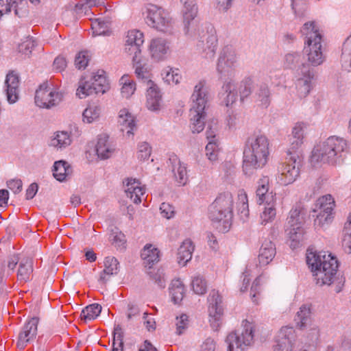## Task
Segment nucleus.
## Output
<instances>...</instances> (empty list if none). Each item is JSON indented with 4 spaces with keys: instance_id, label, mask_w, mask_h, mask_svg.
Segmentation results:
<instances>
[{
    "instance_id": "38",
    "label": "nucleus",
    "mask_w": 351,
    "mask_h": 351,
    "mask_svg": "<svg viewBox=\"0 0 351 351\" xmlns=\"http://www.w3.org/2000/svg\"><path fill=\"white\" fill-rule=\"evenodd\" d=\"M170 161L173 163V172L176 181L184 185L188 181V176L186 171V166L185 164L181 162L178 158H174L170 159Z\"/></svg>"
},
{
    "instance_id": "37",
    "label": "nucleus",
    "mask_w": 351,
    "mask_h": 351,
    "mask_svg": "<svg viewBox=\"0 0 351 351\" xmlns=\"http://www.w3.org/2000/svg\"><path fill=\"white\" fill-rule=\"evenodd\" d=\"M335 206V202L331 195H326L317 199L315 204L314 212H328L329 214H334L333 210Z\"/></svg>"
},
{
    "instance_id": "16",
    "label": "nucleus",
    "mask_w": 351,
    "mask_h": 351,
    "mask_svg": "<svg viewBox=\"0 0 351 351\" xmlns=\"http://www.w3.org/2000/svg\"><path fill=\"white\" fill-rule=\"evenodd\" d=\"M297 342V335L292 326H282L278 332L274 351H293Z\"/></svg>"
},
{
    "instance_id": "4",
    "label": "nucleus",
    "mask_w": 351,
    "mask_h": 351,
    "mask_svg": "<svg viewBox=\"0 0 351 351\" xmlns=\"http://www.w3.org/2000/svg\"><path fill=\"white\" fill-rule=\"evenodd\" d=\"M208 100V91L205 80H200L194 86L191 96L189 110L191 128L193 133H199L205 126V109Z\"/></svg>"
},
{
    "instance_id": "57",
    "label": "nucleus",
    "mask_w": 351,
    "mask_h": 351,
    "mask_svg": "<svg viewBox=\"0 0 351 351\" xmlns=\"http://www.w3.org/2000/svg\"><path fill=\"white\" fill-rule=\"evenodd\" d=\"M317 215L314 220V224L317 227H324L331 223L333 219V215L329 214L328 212H317Z\"/></svg>"
},
{
    "instance_id": "25",
    "label": "nucleus",
    "mask_w": 351,
    "mask_h": 351,
    "mask_svg": "<svg viewBox=\"0 0 351 351\" xmlns=\"http://www.w3.org/2000/svg\"><path fill=\"white\" fill-rule=\"evenodd\" d=\"M148 84L149 87L147 90L146 106L150 110H160L162 95L158 86L153 82L149 80Z\"/></svg>"
},
{
    "instance_id": "56",
    "label": "nucleus",
    "mask_w": 351,
    "mask_h": 351,
    "mask_svg": "<svg viewBox=\"0 0 351 351\" xmlns=\"http://www.w3.org/2000/svg\"><path fill=\"white\" fill-rule=\"evenodd\" d=\"M254 270H258V266L256 265H254L253 263H248L245 270L243 273V285L240 289L241 292L246 291L250 281L249 276H250L253 273H255Z\"/></svg>"
},
{
    "instance_id": "5",
    "label": "nucleus",
    "mask_w": 351,
    "mask_h": 351,
    "mask_svg": "<svg viewBox=\"0 0 351 351\" xmlns=\"http://www.w3.org/2000/svg\"><path fill=\"white\" fill-rule=\"evenodd\" d=\"M301 33L305 36L304 47L307 60L313 66L322 64L325 60L323 53V36L314 21L305 23L301 29Z\"/></svg>"
},
{
    "instance_id": "6",
    "label": "nucleus",
    "mask_w": 351,
    "mask_h": 351,
    "mask_svg": "<svg viewBox=\"0 0 351 351\" xmlns=\"http://www.w3.org/2000/svg\"><path fill=\"white\" fill-rule=\"evenodd\" d=\"M144 43L143 34L137 29L128 32L125 39V51L132 56L133 66L138 78L147 79L149 70L146 60L141 56V47Z\"/></svg>"
},
{
    "instance_id": "42",
    "label": "nucleus",
    "mask_w": 351,
    "mask_h": 351,
    "mask_svg": "<svg viewBox=\"0 0 351 351\" xmlns=\"http://www.w3.org/2000/svg\"><path fill=\"white\" fill-rule=\"evenodd\" d=\"M91 81L97 93L104 94L108 90L109 86L104 71H98L96 73H93Z\"/></svg>"
},
{
    "instance_id": "29",
    "label": "nucleus",
    "mask_w": 351,
    "mask_h": 351,
    "mask_svg": "<svg viewBox=\"0 0 351 351\" xmlns=\"http://www.w3.org/2000/svg\"><path fill=\"white\" fill-rule=\"evenodd\" d=\"M141 258L145 267L151 268L160 261V251L152 244H147L141 251Z\"/></svg>"
},
{
    "instance_id": "40",
    "label": "nucleus",
    "mask_w": 351,
    "mask_h": 351,
    "mask_svg": "<svg viewBox=\"0 0 351 351\" xmlns=\"http://www.w3.org/2000/svg\"><path fill=\"white\" fill-rule=\"evenodd\" d=\"M169 291L175 304H178L182 300L185 293V287L180 279H173L171 281Z\"/></svg>"
},
{
    "instance_id": "35",
    "label": "nucleus",
    "mask_w": 351,
    "mask_h": 351,
    "mask_svg": "<svg viewBox=\"0 0 351 351\" xmlns=\"http://www.w3.org/2000/svg\"><path fill=\"white\" fill-rule=\"evenodd\" d=\"M194 245L190 239L184 240L178 250V260L179 264L185 265L192 258Z\"/></svg>"
},
{
    "instance_id": "49",
    "label": "nucleus",
    "mask_w": 351,
    "mask_h": 351,
    "mask_svg": "<svg viewBox=\"0 0 351 351\" xmlns=\"http://www.w3.org/2000/svg\"><path fill=\"white\" fill-rule=\"evenodd\" d=\"M265 208L261 214V223L265 225L269 222L272 221L276 215L275 208L276 203L270 204H264Z\"/></svg>"
},
{
    "instance_id": "53",
    "label": "nucleus",
    "mask_w": 351,
    "mask_h": 351,
    "mask_svg": "<svg viewBox=\"0 0 351 351\" xmlns=\"http://www.w3.org/2000/svg\"><path fill=\"white\" fill-rule=\"evenodd\" d=\"M189 324V320L186 314L182 313L180 316H177L175 319L176 334L178 335L183 334L187 329Z\"/></svg>"
},
{
    "instance_id": "48",
    "label": "nucleus",
    "mask_w": 351,
    "mask_h": 351,
    "mask_svg": "<svg viewBox=\"0 0 351 351\" xmlns=\"http://www.w3.org/2000/svg\"><path fill=\"white\" fill-rule=\"evenodd\" d=\"M254 88V81L250 77H245L240 83L239 87L240 99L243 101L244 99L248 97L252 92Z\"/></svg>"
},
{
    "instance_id": "14",
    "label": "nucleus",
    "mask_w": 351,
    "mask_h": 351,
    "mask_svg": "<svg viewBox=\"0 0 351 351\" xmlns=\"http://www.w3.org/2000/svg\"><path fill=\"white\" fill-rule=\"evenodd\" d=\"M237 63V56L234 47L224 46L219 53L217 70L223 76H231Z\"/></svg>"
},
{
    "instance_id": "27",
    "label": "nucleus",
    "mask_w": 351,
    "mask_h": 351,
    "mask_svg": "<svg viewBox=\"0 0 351 351\" xmlns=\"http://www.w3.org/2000/svg\"><path fill=\"white\" fill-rule=\"evenodd\" d=\"M307 125L304 122H299L295 123L292 129L291 135L290 137L291 147L289 150L291 152H297L299 147L303 143L304 136V130Z\"/></svg>"
},
{
    "instance_id": "61",
    "label": "nucleus",
    "mask_w": 351,
    "mask_h": 351,
    "mask_svg": "<svg viewBox=\"0 0 351 351\" xmlns=\"http://www.w3.org/2000/svg\"><path fill=\"white\" fill-rule=\"evenodd\" d=\"M89 58L87 51H81L75 57V64L79 69H84L88 64Z\"/></svg>"
},
{
    "instance_id": "36",
    "label": "nucleus",
    "mask_w": 351,
    "mask_h": 351,
    "mask_svg": "<svg viewBox=\"0 0 351 351\" xmlns=\"http://www.w3.org/2000/svg\"><path fill=\"white\" fill-rule=\"evenodd\" d=\"M71 142V136L69 132L58 131L53 134L49 145L58 149H63L70 145Z\"/></svg>"
},
{
    "instance_id": "11",
    "label": "nucleus",
    "mask_w": 351,
    "mask_h": 351,
    "mask_svg": "<svg viewBox=\"0 0 351 351\" xmlns=\"http://www.w3.org/2000/svg\"><path fill=\"white\" fill-rule=\"evenodd\" d=\"M288 223L290 228L288 230V236L290 247L294 250L298 247L303 241L304 230L302 227L304 217L299 208H293L289 212Z\"/></svg>"
},
{
    "instance_id": "13",
    "label": "nucleus",
    "mask_w": 351,
    "mask_h": 351,
    "mask_svg": "<svg viewBox=\"0 0 351 351\" xmlns=\"http://www.w3.org/2000/svg\"><path fill=\"white\" fill-rule=\"evenodd\" d=\"M60 92L49 86L47 83L41 84L36 91L35 103L40 108H50L58 105L62 100Z\"/></svg>"
},
{
    "instance_id": "12",
    "label": "nucleus",
    "mask_w": 351,
    "mask_h": 351,
    "mask_svg": "<svg viewBox=\"0 0 351 351\" xmlns=\"http://www.w3.org/2000/svg\"><path fill=\"white\" fill-rule=\"evenodd\" d=\"M182 13L185 34L191 37L199 36V24L195 19L197 14V6L195 0H184Z\"/></svg>"
},
{
    "instance_id": "52",
    "label": "nucleus",
    "mask_w": 351,
    "mask_h": 351,
    "mask_svg": "<svg viewBox=\"0 0 351 351\" xmlns=\"http://www.w3.org/2000/svg\"><path fill=\"white\" fill-rule=\"evenodd\" d=\"M219 152L220 148L217 141H209L206 146V156L208 159L212 162L216 161Z\"/></svg>"
},
{
    "instance_id": "60",
    "label": "nucleus",
    "mask_w": 351,
    "mask_h": 351,
    "mask_svg": "<svg viewBox=\"0 0 351 351\" xmlns=\"http://www.w3.org/2000/svg\"><path fill=\"white\" fill-rule=\"evenodd\" d=\"M308 326H309V329L307 332L306 337L311 343L317 342L320 336L319 326L314 323L310 324Z\"/></svg>"
},
{
    "instance_id": "7",
    "label": "nucleus",
    "mask_w": 351,
    "mask_h": 351,
    "mask_svg": "<svg viewBox=\"0 0 351 351\" xmlns=\"http://www.w3.org/2000/svg\"><path fill=\"white\" fill-rule=\"evenodd\" d=\"M241 332H230L226 337L228 351H245L253 343L255 324L247 319L243 321Z\"/></svg>"
},
{
    "instance_id": "18",
    "label": "nucleus",
    "mask_w": 351,
    "mask_h": 351,
    "mask_svg": "<svg viewBox=\"0 0 351 351\" xmlns=\"http://www.w3.org/2000/svg\"><path fill=\"white\" fill-rule=\"evenodd\" d=\"M233 213H230L229 216H226L223 210L217 209V207L210 205L208 210L209 219L213 222V226L219 232H226L229 230L232 225Z\"/></svg>"
},
{
    "instance_id": "44",
    "label": "nucleus",
    "mask_w": 351,
    "mask_h": 351,
    "mask_svg": "<svg viewBox=\"0 0 351 351\" xmlns=\"http://www.w3.org/2000/svg\"><path fill=\"white\" fill-rule=\"evenodd\" d=\"M101 311V306L98 304H93L87 306L82 310L80 314L82 320L85 322L97 318Z\"/></svg>"
},
{
    "instance_id": "64",
    "label": "nucleus",
    "mask_w": 351,
    "mask_h": 351,
    "mask_svg": "<svg viewBox=\"0 0 351 351\" xmlns=\"http://www.w3.org/2000/svg\"><path fill=\"white\" fill-rule=\"evenodd\" d=\"M160 210L162 217L167 219H171L174 216V208L169 203H162L160 206Z\"/></svg>"
},
{
    "instance_id": "9",
    "label": "nucleus",
    "mask_w": 351,
    "mask_h": 351,
    "mask_svg": "<svg viewBox=\"0 0 351 351\" xmlns=\"http://www.w3.org/2000/svg\"><path fill=\"white\" fill-rule=\"evenodd\" d=\"M315 79L316 72L309 64H302L296 69L294 84L300 97H305L309 94L313 88Z\"/></svg>"
},
{
    "instance_id": "47",
    "label": "nucleus",
    "mask_w": 351,
    "mask_h": 351,
    "mask_svg": "<svg viewBox=\"0 0 351 351\" xmlns=\"http://www.w3.org/2000/svg\"><path fill=\"white\" fill-rule=\"evenodd\" d=\"M120 84L122 85L121 93L123 97L129 98L134 94L136 86L128 75H123L120 79Z\"/></svg>"
},
{
    "instance_id": "15",
    "label": "nucleus",
    "mask_w": 351,
    "mask_h": 351,
    "mask_svg": "<svg viewBox=\"0 0 351 351\" xmlns=\"http://www.w3.org/2000/svg\"><path fill=\"white\" fill-rule=\"evenodd\" d=\"M38 323L39 318L37 317H33L26 321L19 330L16 338L17 348L23 350L36 339Z\"/></svg>"
},
{
    "instance_id": "3",
    "label": "nucleus",
    "mask_w": 351,
    "mask_h": 351,
    "mask_svg": "<svg viewBox=\"0 0 351 351\" xmlns=\"http://www.w3.org/2000/svg\"><path fill=\"white\" fill-rule=\"evenodd\" d=\"M348 147V143L344 138L336 136H330L314 147L311 162L313 165L318 162L332 165L340 164L343 160Z\"/></svg>"
},
{
    "instance_id": "23",
    "label": "nucleus",
    "mask_w": 351,
    "mask_h": 351,
    "mask_svg": "<svg viewBox=\"0 0 351 351\" xmlns=\"http://www.w3.org/2000/svg\"><path fill=\"white\" fill-rule=\"evenodd\" d=\"M5 84L8 101L10 104H14L19 99V75L13 71L9 73L6 76Z\"/></svg>"
},
{
    "instance_id": "43",
    "label": "nucleus",
    "mask_w": 351,
    "mask_h": 351,
    "mask_svg": "<svg viewBox=\"0 0 351 351\" xmlns=\"http://www.w3.org/2000/svg\"><path fill=\"white\" fill-rule=\"evenodd\" d=\"M162 79L168 84H178L182 80V75L178 69L170 66L165 68L161 73Z\"/></svg>"
},
{
    "instance_id": "26",
    "label": "nucleus",
    "mask_w": 351,
    "mask_h": 351,
    "mask_svg": "<svg viewBox=\"0 0 351 351\" xmlns=\"http://www.w3.org/2000/svg\"><path fill=\"white\" fill-rule=\"evenodd\" d=\"M33 260L29 257L21 259L17 270V279L21 283L29 281L33 276Z\"/></svg>"
},
{
    "instance_id": "34",
    "label": "nucleus",
    "mask_w": 351,
    "mask_h": 351,
    "mask_svg": "<svg viewBox=\"0 0 351 351\" xmlns=\"http://www.w3.org/2000/svg\"><path fill=\"white\" fill-rule=\"evenodd\" d=\"M254 98L260 106L267 108L271 101V93L268 85L261 84L255 93Z\"/></svg>"
},
{
    "instance_id": "45",
    "label": "nucleus",
    "mask_w": 351,
    "mask_h": 351,
    "mask_svg": "<svg viewBox=\"0 0 351 351\" xmlns=\"http://www.w3.org/2000/svg\"><path fill=\"white\" fill-rule=\"evenodd\" d=\"M341 60L343 66L348 71H351V34L343 45Z\"/></svg>"
},
{
    "instance_id": "8",
    "label": "nucleus",
    "mask_w": 351,
    "mask_h": 351,
    "mask_svg": "<svg viewBox=\"0 0 351 351\" xmlns=\"http://www.w3.org/2000/svg\"><path fill=\"white\" fill-rule=\"evenodd\" d=\"M278 181L285 186L293 183L300 176V155L298 152L287 151L285 161L278 167Z\"/></svg>"
},
{
    "instance_id": "1",
    "label": "nucleus",
    "mask_w": 351,
    "mask_h": 351,
    "mask_svg": "<svg viewBox=\"0 0 351 351\" xmlns=\"http://www.w3.org/2000/svg\"><path fill=\"white\" fill-rule=\"evenodd\" d=\"M269 141L262 134H254L249 137L243 152V171L248 176L262 169L268 161Z\"/></svg>"
},
{
    "instance_id": "51",
    "label": "nucleus",
    "mask_w": 351,
    "mask_h": 351,
    "mask_svg": "<svg viewBox=\"0 0 351 351\" xmlns=\"http://www.w3.org/2000/svg\"><path fill=\"white\" fill-rule=\"evenodd\" d=\"M234 87V84L232 82L226 83L223 86L227 94L223 101L226 106L232 105L237 99V93L235 92Z\"/></svg>"
},
{
    "instance_id": "28",
    "label": "nucleus",
    "mask_w": 351,
    "mask_h": 351,
    "mask_svg": "<svg viewBox=\"0 0 351 351\" xmlns=\"http://www.w3.org/2000/svg\"><path fill=\"white\" fill-rule=\"evenodd\" d=\"M275 245L269 240H265L259 250L258 262L262 266L268 265L276 255Z\"/></svg>"
},
{
    "instance_id": "20",
    "label": "nucleus",
    "mask_w": 351,
    "mask_h": 351,
    "mask_svg": "<svg viewBox=\"0 0 351 351\" xmlns=\"http://www.w3.org/2000/svg\"><path fill=\"white\" fill-rule=\"evenodd\" d=\"M276 193L269 190V178L264 176L258 181L256 191L257 203L261 204H270L276 203Z\"/></svg>"
},
{
    "instance_id": "63",
    "label": "nucleus",
    "mask_w": 351,
    "mask_h": 351,
    "mask_svg": "<svg viewBox=\"0 0 351 351\" xmlns=\"http://www.w3.org/2000/svg\"><path fill=\"white\" fill-rule=\"evenodd\" d=\"M111 241L115 247L119 248H124L125 244V235L121 232H113L111 236Z\"/></svg>"
},
{
    "instance_id": "46",
    "label": "nucleus",
    "mask_w": 351,
    "mask_h": 351,
    "mask_svg": "<svg viewBox=\"0 0 351 351\" xmlns=\"http://www.w3.org/2000/svg\"><path fill=\"white\" fill-rule=\"evenodd\" d=\"M101 114V108L99 106H88L83 112V121L90 123L99 119Z\"/></svg>"
},
{
    "instance_id": "24",
    "label": "nucleus",
    "mask_w": 351,
    "mask_h": 351,
    "mask_svg": "<svg viewBox=\"0 0 351 351\" xmlns=\"http://www.w3.org/2000/svg\"><path fill=\"white\" fill-rule=\"evenodd\" d=\"M118 124L120 130L123 132H125L128 136L133 135V131L136 129L135 118L127 109L119 111Z\"/></svg>"
},
{
    "instance_id": "62",
    "label": "nucleus",
    "mask_w": 351,
    "mask_h": 351,
    "mask_svg": "<svg viewBox=\"0 0 351 351\" xmlns=\"http://www.w3.org/2000/svg\"><path fill=\"white\" fill-rule=\"evenodd\" d=\"M35 41L32 38H27L19 45V51L25 55H29L35 47Z\"/></svg>"
},
{
    "instance_id": "41",
    "label": "nucleus",
    "mask_w": 351,
    "mask_h": 351,
    "mask_svg": "<svg viewBox=\"0 0 351 351\" xmlns=\"http://www.w3.org/2000/svg\"><path fill=\"white\" fill-rule=\"evenodd\" d=\"M93 94H98L95 89V86L92 84L91 77H82L79 82V86L77 89L76 95L81 99L85 98Z\"/></svg>"
},
{
    "instance_id": "58",
    "label": "nucleus",
    "mask_w": 351,
    "mask_h": 351,
    "mask_svg": "<svg viewBox=\"0 0 351 351\" xmlns=\"http://www.w3.org/2000/svg\"><path fill=\"white\" fill-rule=\"evenodd\" d=\"M291 5L295 15L298 17L304 16L308 9L306 0L292 1Z\"/></svg>"
},
{
    "instance_id": "2",
    "label": "nucleus",
    "mask_w": 351,
    "mask_h": 351,
    "mask_svg": "<svg viewBox=\"0 0 351 351\" xmlns=\"http://www.w3.org/2000/svg\"><path fill=\"white\" fill-rule=\"evenodd\" d=\"M306 263L311 269L314 280L319 286L330 285L337 274L339 263L337 258L328 252L313 251L306 253Z\"/></svg>"
},
{
    "instance_id": "55",
    "label": "nucleus",
    "mask_w": 351,
    "mask_h": 351,
    "mask_svg": "<svg viewBox=\"0 0 351 351\" xmlns=\"http://www.w3.org/2000/svg\"><path fill=\"white\" fill-rule=\"evenodd\" d=\"M261 282H262V276H260L257 277L255 280L253 282V284L251 287L250 295L252 300V302L255 304H259V299L261 292Z\"/></svg>"
},
{
    "instance_id": "19",
    "label": "nucleus",
    "mask_w": 351,
    "mask_h": 351,
    "mask_svg": "<svg viewBox=\"0 0 351 351\" xmlns=\"http://www.w3.org/2000/svg\"><path fill=\"white\" fill-rule=\"evenodd\" d=\"M169 50V43L162 38L152 39L148 46L149 54L154 62H160L165 60Z\"/></svg>"
},
{
    "instance_id": "32",
    "label": "nucleus",
    "mask_w": 351,
    "mask_h": 351,
    "mask_svg": "<svg viewBox=\"0 0 351 351\" xmlns=\"http://www.w3.org/2000/svg\"><path fill=\"white\" fill-rule=\"evenodd\" d=\"M118 261L112 256H108L104 261V269L101 272L99 281L105 284L110 279V276L116 274L118 271Z\"/></svg>"
},
{
    "instance_id": "10",
    "label": "nucleus",
    "mask_w": 351,
    "mask_h": 351,
    "mask_svg": "<svg viewBox=\"0 0 351 351\" xmlns=\"http://www.w3.org/2000/svg\"><path fill=\"white\" fill-rule=\"evenodd\" d=\"M146 23L162 32L171 33L172 31V20L169 13L156 5L150 4L147 8Z\"/></svg>"
},
{
    "instance_id": "39",
    "label": "nucleus",
    "mask_w": 351,
    "mask_h": 351,
    "mask_svg": "<svg viewBox=\"0 0 351 351\" xmlns=\"http://www.w3.org/2000/svg\"><path fill=\"white\" fill-rule=\"evenodd\" d=\"M53 171L54 178L60 182L66 180V178L70 176L72 173V169L70 165L63 160L56 162L53 165Z\"/></svg>"
},
{
    "instance_id": "50",
    "label": "nucleus",
    "mask_w": 351,
    "mask_h": 351,
    "mask_svg": "<svg viewBox=\"0 0 351 351\" xmlns=\"http://www.w3.org/2000/svg\"><path fill=\"white\" fill-rule=\"evenodd\" d=\"M192 288L196 294L203 295L207 290V282L203 276L200 275L195 276L191 282Z\"/></svg>"
},
{
    "instance_id": "33",
    "label": "nucleus",
    "mask_w": 351,
    "mask_h": 351,
    "mask_svg": "<svg viewBox=\"0 0 351 351\" xmlns=\"http://www.w3.org/2000/svg\"><path fill=\"white\" fill-rule=\"evenodd\" d=\"M114 151V149L108 143V136L102 134L98 136L97 143L96 145V152L98 157L101 159H107L110 158Z\"/></svg>"
},
{
    "instance_id": "17",
    "label": "nucleus",
    "mask_w": 351,
    "mask_h": 351,
    "mask_svg": "<svg viewBox=\"0 0 351 351\" xmlns=\"http://www.w3.org/2000/svg\"><path fill=\"white\" fill-rule=\"evenodd\" d=\"M218 47V39L215 34H207L201 38L197 44V49L202 58L213 60Z\"/></svg>"
},
{
    "instance_id": "22",
    "label": "nucleus",
    "mask_w": 351,
    "mask_h": 351,
    "mask_svg": "<svg viewBox=\"0 0 351 351\" xmlns=\"http://www.w3.org/2000/svg\"><path fill=\"white\" fill-rule=\"evenodd\" d=\"M208 301L210 304L208 307L209 316L215 322H219L223 313L222 298L217 291L212 290L209 295Z\"/></svg>"
},
{
    "instance_id": "54",
    "label": "nucleus",
    "mask_w": 351,
    "mask_h": 351,
    "mask_svg": "<svg viewBox=\"0 0 351 351\" xmlns=\"http://www.w3.org/2000/svg\"><path fill=\"white\" fill-rule=\"evenodd\" d=\"M91 29L93 36L106 35L108 30V25L104 21L96 19L91 22Z\"/></svg>"
},
{
    "instance_id": "21",
    "label": "nucleus",
    "mask_w": 351,
    "mask_h": 351,
    "mask_svg": "<svg viewBox=\"0 0 351 351\" xmlns=\"http://www.w3.org/2000/svg\"><path fill=\"white\" fill-rule=\"evenodd\" d=\"M125 192L134 203L140 204L142 202L145 193V188L141 185V183L136 179H128L125 186Z\"/></svg>"
},
{
    "instance_id": "59",
    "label": "nucleus",
    "mask_w": 351,
    "mask_h": 351,
    "mask_svg": "<svg viewBox=\"0 0 351 351\" xmlns=\"http://www.w3.org/2000/svg\"><path fill=\"white\" fill-rule=\"evenodd\" d=\"M152 147L147 142L140 143L138 145L137 157L141 160H147L151 155Z\"/></svg>"
},
{
    "instance_id": "31",
    "label": "nucleus",
    "mask_w": 351,
    "mask_h": 351,
    "mask_svg": "<svg viewBox=\"0 0 351 351\" xmlns=\"http://www.w3.org/2000/svg\"><path fill=\"white\" fill-rule=\"evenodd\" d=\"M294 320L296 326L300 329L304 330L312 323L311 310L309 306L304 304L301 306L299 311L297 312Z\"/></svg>"
},
{
    "instance_id": "30",
    "label": "nucleus",
    "mask_w": 351,
    "mask_h": 351,
    "mask_svg": "<svg viewBox=\"0 0 351 351\" xmlns=\"http://www.w3.org/2000/svg\"><path fill=\"white\" fill-rule=\"evenodd\" d=\"M233 197L230 192L219 194L211 205L217 207V209L223 210L226 216L233 213Z\"/></svg>"
}]
</instances>
